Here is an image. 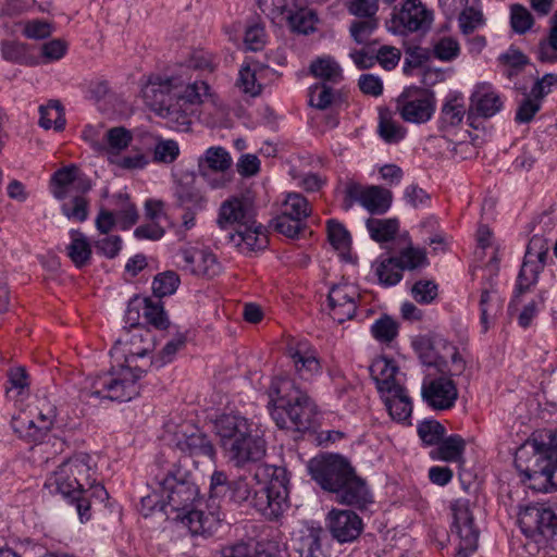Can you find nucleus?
<instances>
[{
    "mask_svg": "<svg viewBox=\"0 0 557 557\" xmlns=\"http://www.w3.org/2000/svg\"><path fill=\"white\" fill-rule=\"evenodd\" d=\"M397 263L404 270H416L423 268L428 264V258L424 249L413 247L409 244L407 247L400 250L397 257Z\"/></svg>",
    "mask_w": 557,
    "mask_h": 557,
    "instance_id": "nucleus-50",
    "label": "nucleus"
},
{
    "mask_svg": "<svg viewBox=\"0 0 557 557\" xmlns=\"http://www.w3.org/2000/svg\"><path fill=\"white\" fill-rule=\"evenodd\" d=\"M334 100V90L325 83L315 84L309 90V102L320 110L326 109Z\"/></svg>",
    "mask_w": 557,
    "mask_h": 557,
    "instance_id": "nucleus-63",
    "label": "nucleus"
},
{
    "mask_svg": "<svg viewBox=\"0 0 557 557\" xmlns=\"http://www.w3.org/2000/svg\"><path fill=\"white\" fill-rule=\"evenodd\" d=\"M153 485L162 500L174 509L187 510L189 505L197 504V487L177 480L170 471L156 475Z\"/></svg>",
    "mask_w": 557,
    "mask_h": 557,
    "instance_id": "nucleus-16",
    "label": "nucleus"
},
{
    "mask_svg": "<svg viewBox=\"0 0 557 557\" xmlns=\"http://www.w3.org/2000/svg\"><path fill=\"white\" fill-rule=\"evenodd\" d=\"M178 201L183 209L199 213L206 211L208 207V197L206 193L198 188H193L180 195Z\"/></svg>",
    "mask_w": 557,
    "mask_h": 557,
    "instance_id": "nucleus-61",
    "label": "nucleus"
},
{
    "mask_svg": "<svg viewBox=\"0 0 557 557\" xmlns=\"http://www.w3.org/2000/svg\"><path fill=\"white\" fill-rule=\"evenodd\" d=\"M208 91L209 86L205 82L189 83L181 76H153L141 90L145 103L177 132L189 129L191 106Z\"/></svg>",
    "mask_w": 557,
    "mask_h": 557,
    "instance_id": "nucleus-2",
    "label": "nucleus"
},
{
    "mask_svg": "<svg viewBox=\"0 0 557 557\" xmlns=\"http://www.w3.org/2000/svg\"><path fill=\"white\" fill-rule=\"evenodd\" d=\"M144 298V318L146 321L157 329H165L169 322L160 301H154L147 297Z\"/></svg>",
    "mask_w": 557,
    "mask_h": 557,
    "instance_id": "nucleus-62",
    "label": "nucleus"
},
{
    "mask_svg": "<svg viewBox=\"0 0 557 557\" xmlns=\"http://www.w3.org/2000/svg\"><path fill=\"white\" fill-rule=\"evenodd\" d=\"M77 168L66 166L58 170L51 177V193L54 198L62 200L73 191Z\"/></svg>",
    "mask_w": 557,
    "mask_h": 557,
    "instance_id": "nucleus-45",
    "label": "nucleus"
},
{
    "mask_svg": "<svg viewBox=\"0 0 557 557\" xmlns=\"http://www.w3.org/2000/svg\"><path fill=\"white\" fill-rule=\"evenodd\" d=\"M146 369L138 364L135 369L126 364H120L110 372L96 376L82 392L85 398L96 397L117 401H128L139 394L138 380Z\"/></svg>",
    "mask_w": 557,
    "mask_h": 557,
    "instance_id": "nucleus-5",
    "label": "nucleus"
},
{
    "mask_svg": "<svg viewBox=\"0 0 557 557\" xmlns=\"http://www.w3.org/2000/svg\"><path fill=\"white\" fill-rule=\"evenodd\" d=\"M269 408L272 420L280 429L296 432L310 430L318 414L315 403L289 379L273 383Z\"/></svg>",
    "mask_w": 557,
    "mask_h": 557,
    "instance_id": "nucleus-4",
    "label": "nucleus"
},
{
    "mask_svg": "<svg viewBox=\"0 0 557 557\" xmlns=\"http://www.w3.org/2000/svg\"><path fill=\"white\" fill-rule=\"evenodd\" d=\"M214 432L224 458L236 468L258 462L267 454L263 431L240 413H223L218 417Z\"/></svg>",
    "mask_w": 557,
    "mask_h": 557,
    "instance_id": "nucleus-3",
    "label": "nucleus"
},
{
    "mask_svg": "<svg viewBox=\"0 0 557 557\" xmlns=\"http://www.w3.org/2000/svg\"><path fill=\"white\" fill-rule=\"evenodd\" d=\"M466 113L463 99L460 95L449 96L443 104L440 117L441 129L458 125Z\"/></svg>",
    "mask_w": 557,
    "mask_h": 557,
    "instance_id": "nucleus-42",
    "label": "nucleus"
},
{
    "mask_svg": "<svg viewBox=\"0 0 557 557\" xmlns=\"http://www.w3.org/2000/svg\"><path fill=\"white\" fill-rule=\"evenodd\" d=\"M152 149V161L156 163H172L180 154L177 141H156Z\"/></svg>",
    "mask_w": 557,
    "mask_h": 557,
    "instance_id": "nucleus-64",
    "label": "nucleus"
},
{
    "mask_svg": "<svg viewBox=\"0 0 557 557\" xmlns=\"http://www.w3.org/2000/svg\"><path fill=\"white\" fill-rule=\"evenodd\" d=\"M287 354L300 379L310 381L321 374L322 366L317 349L308 341H292L287 347Z\"/></svg>",
    "mask_w": 557,
    "mask_h": 557,
    "instance_id": "nucleus-22",
    "label": "nucleus"
},
{
    "mask_svg": "<svg viewBox=\"0 0 557 557\" xmlns=\"http://www.w3.org/2000/svg\"><path fill=\"white\" fill-rule=\"evenodd\" d=\"M465 447L466 443L460 435H450L437 443V447L431 451V458L446 462H461Z\"/></svg>",
    "mask_w": 557,
    "mask_h": 557,
    "instance_id": "nucleus-37",
    "label": "nucleus"
},
{
    "mask_svg": "<svg viewBox=\"0 0 557 557\" xmlns=\"http://www.w3.org/2000/svg\"><path fill=\"white\" fill-rule=\"evenodd\" d=\"M377 17L359 18L351 23L349 32L357 44L363 45L368 42L370 36L377 28Z\"/></svg>",
    "mask_w": 557,
    "mask_h": 557,
    "instance_id": "nucleus-58",
    "label": "nucleus"
},
{
    "mask_svg": "<svg viewBox=\"0 0 557 557\" xmlns=\"http://www.w3.org/2000/svg\"><path fill=\"white\" fill-rule=\"evenodd\" d=\"M432 54L443 62H451L460 54V45L450 36H443L432 45Z\"/></svg>",
    "mask_w": 557,
    "mask_h": 557,
    "instance_id": "nucleus-51",
    "label": "nucleus"
},
{
    "mask_svg": "<svg viewBox=\"0 0 557 557\" xmlns=\"http://www.w3.org/2000/svg\"><path fill=\"white\" fill-rule=\"evenodd\" d=\"M77 467L82 468L83 465H72L65 460L48 476L45 487L51 494H60L66 499L75 497L76 494H83L78 487V481L73 479L74 471H79Z\"/></svg>",
    "mask_w": 557,
    "mask_h": 557,
    "instance_id": "nucleus-29",
    "label": "nucleus"
},
{
    "mask_svg": "<svg viewBox=\"0 0 557 557\" xmlns=\"http://www.w3.org/2000/svg\"><path fill=\"white\" fill-rule=\"evenodd\" d=\"M416 351L423 364L429 369H436L440 373L460 374L463 370V361L454 347H448L451 364L445 357L435 352L433 343L428 337H421L413 343Z\"/></svg>",
    "mask_w": 557,
    "mask_h": 557,
    "instance_id": "nucleus-25",
    "label": "nucleus"
},
{
    "mask_svg": "<svg viewBox=\"0 0 557 557\" xmlns=\"http://www.w3.org/2000/svg\"><path fill=\"white\" fill-rule=\"evenodd\" d=\"M515 463L528 479L541 474L557 488V444L546 447L536 438L528 440L518 448Z\"/></svg>",
    "mask_w": 557,
    "mask_h": 557,
    "instance_id": "nucleus-6",
    "label": "nucleus"
},
{
    "mask_svg": "<svg viewBox=\"0 0 557 557\" xmlns=\"http://www.w3.org/2000/svg\"><path fill=\"white\" fill-rule=\"evenodd\" d=\"M335 499L343 505L363 508L372 503V495L366 482L354 472L335 492Z\"/></svg>",
    "mask_w": 557,
    "mask_h": 557,
    "instance_id": "nucleus-31",
    "label": "nucleus"
},
{
    "mask_svg": "<svg viewBox=\"0 0 557 557\" xmlns=\"http://www.w3.org/2000/svg\"><path fill=\"white\" fill-rule=\"evenodd\" d=\"M71 242L66 247L67 256L77 268L87 265L91 258V247L87 237L79 231H70Z\"/></svg>",
    "mask_w": 557,
    "mask_h": 557,
    "instance_id": "nucleus-40",
    "label": "nucleus"
},
{
    "mask_svg": "<svg viewBox=\"0 0 557 557\" xmlns=\"http://www.w3.org/2000/svg\"><path fill=\"white\" fill-rule=\"evenodd\" d=\"M172 443L181 453L190 457L215 458V447L211 440L191 424H183L174 433Z\"/></svg>",
    "mask_w": 557,
    "mask_h": 557,
    "instance_id": "nucleus-18",
    "label": "nucleus"
},
{
    "mask_svg": "<svg viewBox=\"0 0 557 557\" xmlns=\"http://www.w3.org/2000/svg\"><path fill=\"white\" fill-rule=\"evenodd\" d=\"M420 440L425 445H437L445 435V428L436 420H424L417 428Z\"/></svg>",
    "mask_w": 557,
    "mask_h": 557,
    "instance_id": "nucleus-57",
    "label": "nucleus"
},
{
    "mask_svg": "<svg viewBox=\"0 0 557 557\" xmlns=\"http://www.w3.org/2000/svg\"><path fill=\"white\" fill-rule=\"evenodd\" d=\"M324 531L319 523L301 522L292 532V546L299 557H327L322 539Z\"/></svg>",
    "mask_w": 557,
    "mask_h": 557,
    "instance_id": "nucleus-20",
    "label": "nucleus"
},
{
    "mask_svg": "<svg viewBox=\"0 0 557 557\" xmlns=\"http://www.w3.org/2000/svg\"><path fill=\"white\" fill-rule=\"evenodd\" d=\"M180 276L173 271L158 274L152 282V290L157 297L174 294L180 285Z\"/></svg>",
    "mask_w": 557,
    "mask_h": 557,
    "instance_id": "nucleus-55",
    "label": "nucleus"
},
{
    "mask_svg": "<svg viewBox=\"0 0 557 557\" xmlns=\"http://www.w3.org/2000/svg\"><path fill=\"white\" fill-rule=\"evenodd\" d=\"M519 522L523 530L541 533L557 529V508L544 504L530 505L519 512Z\"/></svg>",
    "mask_w": 557,
    "mask_h": 557,
    "instance_id": "nucleus-28",
    "label": "nucleus"
},
{
    "mask_svg": "<svg viewBox=\"0 0 557 557\" xmlns=\"http://www.w3.org/2000/svg\"><path fill=\"white\" fill-rule=\"evenodd\" d=\"M391 418L403 424H411L412 401L407 389L394 391L389 395L381 396Z\"/></svg>",
    "mask_w": 557,
    "mask_h": 557,
    "instance_id": "nucleus-34",
    "label": "nucleus"
},
{
    "mask_svg": "<svg viewBox=\"0 0 557 557\" xmlns=\"http://www.w3.org/2000/svg\"><path fill=\"white\" fill-rule=\"evenodd\" d=\"M504 101L500 95L488 83H481L474 87L470 98L467 122L471 131H468L471 139H479L490 134L487 119L502 111Z\"/></svg>",
    "mask_w": 557,
    "mask_h": 557,
    "instance_id": "nucleus-7",
    "label": "nucleus"
},
{
    "mask_svg": "<svg viewBox=\"0 0 557 557\" xmlns=\"http://www.w3.org/2000/svg\"><path fill=\"white\" fill-rule=\"evenodd\" d=\"M151 348L152 337L150 332L145 329H136L124 332L116 339L110 352L116 362L123 360L122 364L134 369L138 364L141 369L147 370L150 359L146 360V356L151 351Z\"/></svg>",
    "mask_w": 557,
    "mask_h": 557,
    "instance_id": "nucleus-9",
    "label": "nucleus"
},
{
    "mask_svg": "<svg viewBox=\"0 0 557 557\" xmlns=\"http://www.w3.org/2000/svg\"><path fill=\"white\" fill-rule=\"evenodd\" d=\"M293 0H259L258 4L263 14L273 22L282 21L288 14Z\"/></svg>",
    "mask_w": 557,
    "mask_h": 557,
    "instance_id": "nucleus-60",
    "label": "nucleus"
},
{
    "mask_svg": "<svg viewBox=\"0 0 557 557\" xmlns=\"http://www.w3.org/2000/svg\"><path fill=\"white\" fill-rule=\"evenodd\" d=\"M451 532L459 539L457 557H471L478 548L479 532L473 523V516L467 500H456L451 505Z\"/></svg>",
    "mask_w": 557,
    "mask_h": 557,
    "instance_id": "nucleus-14",
    "label": "nucleus"
},
{
    "mask_svg": "<svg viewBox=\"0 0 557 557\" xmlns=\"http://www.w3.org/2000/svg\"><path fill=\"white\" fill-rule=\"evenodd\" d=\"M252 200L247 196H233L224 200L219 209L216 223L220 228L239 227L255 219Z\"/></svg>",
    "mask_w": 557,
    "mask_h": 557,
    "instance_id": "nucleus-23",
    "label": "nucleus"
},
{
    "mask_svg": "<svg viewBox=\"0 0 557 557\" xmlns=\"http://www.w3.org/2000/svg\"><path fill=\"white\" fill-rule=\"evenodd\" d=\"M537 58L542 62H557V12L550 18V26L547 37L539 42Z\"/></svg>",
    "mask_w": 557,
    "mask_h": 557,
    "instance_id": "nucleus-47",
    "label": "nucleus"
},
{
    "mask_svg": "<svg viewBox=\"0 0 557 557\" xmlns=\"http://www.w3.org/2000/svg\"><path fill=\"white\" fill-rule=\"evenodd\" d=\"M448 372L435 376L429 372L421 385L423 401L433 410H448L453 408L458 399V388Z\"/></svg>",
    "mask_w": 557,
    "mask_h": 557,
    "instance_id": "nucleus-13",
    "label": "nucleus"
},
{
    "mask_svg": "<svg viewBox=\"0 0 557 557\" xmlns=\"http://www.w3.org/2000/svg\"><path fill=\"white\" fill-rule=\"evenodd\" d=\"M534 23L532 14L522 4L516 3L510 9V24L518 34L527 33Z\"/></svg>",
    "mask_w": 557,
    "mask_h": 557,
    "instance_id": "nucleus-59",
    "label": "nucleus"
},
{
    "mask_svg": "<svg viewBox=\"0 0 557 557\" xmlns=\"http://www.w3.org/2000/svg\"><path fill=\"white\" fill-rule=\"evenodd\" d=\"M111 210L117 220L121 230H128L138 220V212L135 205L129 200L128 195L119 193L112 197Z\"/></svg>",
    "mask_w": 557,
    "mask_h": 557,
    "instance_id": "nucleus-38",
    "label": "nucleus"
},
{
    "mask_svg": "<svg viewBox=\"0 0 557 557\" xmlns=\"http://www.w3.org/2000/svg\"><path fill=\"white\" fill-rule=\"evenodd\" d=\"M327 237L331 245L344 256L350 247L348 231L337 221H327Z\"/></svg>",
    "mask_w": 557,
    "mask_h": 557,
    "instance_id": "nucleus-54",
    "label": "nucleus"
},
{
    "mask_svg": "<svg viewBox=\"0 0 557 557\" xmlns=\"http://www.w3.org/2000/svg\"><path fill=\"white\" fill-rule=\"evenodd\" d=\"M434 20L433 11L429 10L420 0H405L401 8L394 9L387 22L389 30L395 34L426 32Z\"/></svg>",
    "mask_w": 557,
    "mask_h": 557,
    "instance_id": "nucleus-12",
    "label": "nucleus"
},
{
    "mask_svg": "<svg viewBox=\"0 0 557 557\" xmlns=\"http://www.w3.org/2000/svg\"><path fill=\"white\" fill-rule=\"evenodd\" d=\"M310 212L311 207L308 200L298 193H290L283 201L280 214L304 221Z\"/></svg>",
    "mask_w": 557,
    "mask_h": 557,
    "instance_id": "nucleus-48",
    "label": "nucleus"
},
{
    "mask_svg": "<svg viewBox=\"0 0 557 557\" xmlns=\"http://www.w3.org/2000/svg\"><path fill=\"white\" fill-rule=\"evenodd\" d=\"M202 502L197 500V504L191 509H187L182 518V522L195 535H207L215 531L219 524V518L213 512L206 513L202 510Z\"/></svg>",
    "mask_w": 557,
    "mask_h": 557,
    "instance_id": "nucleus-33",
    "label": "nucleus"
},
{
    "mask_svg": "<svg viewBox=\"0 0 557 557\" xmlns=\"http://www.w3.org/2000/svg\"><path fill=\"white\" fill-rule=\"evenodd\" d=\"M358 298V289L352 284L341 283L333 286L327 296L330 317L338 323L352 319L357 310Z\"/></svg>",
    "mask_w": 557,
    "mask_h": 557,
    "instance_id": "nucleus-21",
    "label": "nucleus"
},
{
    "mask_svg": "<svg viewBox=\"0 0 557 557\" xmlns=\"http://www.w3.org/2000/svg\"><path fill=\"white\" fill-rule=\"evenodd\" d=\"M231 165L232 158L225 149L211 147L199 160V172L211 188H223L230 183L226 171Z\"/></svg>",
    "mask_w": 557,
    "mask_h": 557,
    "instance_id": "nucleus-19",
    "label": "nucleus"
},
{
    "mask_svg": "<svg viewBox=\"0 0 557 557\" xmlns=\"http://www.w3.org/2000/svg\"><path fill=\"white\" fill-rule=\"evenodd\" d=\"M310 73L325 83L337 84L343 79L339 64L331 57H322L312 61Z\"/></svg>",
    "mask_w": 557,
    "mask_h": 557,
    "instance_id": "nucleus-44",
    "label": "nucleus"
},
{
    "mask_svg": "<svg viewBox=\"0 0 557 557\" xmlns=\"http://www.w3.org/2000/svg\"><path fill=\"white\" fill-rule=\"evenodd\" d=\"M161 139L160 136H152L144 128L129 131L124 126L106 127L102 122L87 124L83 131L82 139Z\"/></svg>",
    "mask_w": 557,
    "mask_h": 557,
    "instance_id": "nucleus-30",
    "label": "nucleus"
},
{
    "mask_svg": "<svg viewBox=\"0 0 557 557\" xmlns=\"http://www.w3.org/2000/svg\"><path fill=\"white\" fill-rule=\"evenodd\" d=\"M289 478L283 467L261 466L253 478L238 476L228 482L225 472L215 470L211 475L210 496L228 498L237 504L249 502L270 520L278 519L289 507Z\"/></svg>",
    "mask_w": 557,
    "mask_h": 557,
    "instance_id": "nucleus-1",
    "label": "nucleus"
},
{
    "mask_svg": "<svg viewBox=\"0 0 557 557\" xmlns=\"http://www.w3.org/2000/svg\"><path fill=\"white\" fill-rule=\"evenodd\" d=\"M548 246L544 238L533 236L527 247L524 261L518 275L515 298L511 305L518 301L521 294L529 290L536 284L539 274L544 267L547 257Z\"/></svg>",
    "mask_w": 557,
    "mask_h": 557,
    "instance_id": "nucleus-15",
    "label": "nucleus"
},
{
    "mask_svg": "<svg viewBox=\"0 0 557 557\" xmlns=\"http://www.w3.org/2000/svg\"><path fill=\"white\" fill-rule=\"evenodd\" d=\"M397 110L406 122L417 124L424 123L429 121L434 113V97L425 89H406L398 98Z\"/></svg>",
    "mask_w": 557,
    "mask_h": 557,
    "instance_id": "nucleus-17",
    "label": "nucleus"
},
{
    "mask_svg": "<svg viewBox=\"0 0 557 557\" xmlns=\"http://www.w3.org/2000/svg\"><path fill=\"white\" fill-rule=\"evenodd\" d=\"M285 18L288 21L292 29L300 34L313 32L318 21L315 13L308 9H300L294 13L288 11Z\"/></svg>",
    "mask_w": 557,
    "mask_h": 557,
    "instance_id": "nucleus-53",
    "label": "nucleus"
},
{
    "mask_svg": "<svg viewBox=\"0 0 557 557\" xmlns=\"http://www.w3.org/2000/svg\"><path fill=\"white\" fill-rule=\"evenodd\" d=\"M108 160L123 169H143L149 162L148 157L139 150L129 151L128 141H107Z\"/></svg>",
    "mask_w": 557,
    "mask_h": 557,
    "instance_id": "nucleus-32",
    "label": "nucleus"
},
{
    "mask_svg": "<svg viewBox=\"0 0 557 557\" xmlns=\"http://www.w3.org/2000/svg\"><path fill=\"white\" fill-rule=\"evenodd\" d=\"M307 468L312 479L323 490L334 494L354 473L349 462L337 455L312 458Z\"/></svg>",
    "mask_w": 557,
    "mask_h": 557,
    "instance_id": "nucleus-10",
    "label": "nucleus"
},
{
    "mask_svg": "<svg viewBox=\"0 0 557 557\" xmlns=\"http://www.w3.org/2000/svg\"><path fill=\"white\" fill-rule=\"evenodd\" d=\"M184 345L185 337L183 335H177L175 338L169 341L157 356L150 359L149 367L159 369L172 362L177 351Z\"/></svg>",
    "mask_w": 557,
    "mask_h": 557,
    "instance_id": "nucleus-56",
    "label": "nucleus"
},
{
    "mask_svg": "<svg viewBox=\"0 0 557 557\" xmlns=\"http://www.w3.org/2000/svg\"><path fill=\"white\" fill-rule=\"evenodd\" d=\"M66 462L72 465H83L82 469L81 467H77L79 471H74L73 475V479L78 481V487L83 493L86 485H91V480L96 474L95 463L92 462L91 456L85 453H79L69 458Z\"/></svg>",
    "mask_w": 557,
    "mask_h": 557,
    "instance_id": "nucleus-46",
    "label": "nucleus"
},
{
    "mask_svg": "<svg viewBox=\"0 0 557 557\" xmlns=\"http://www.w3.org/2000/svg\"><path fill=\"white\" fill-rule=\"evenodd\" d=\"M55 408L47 399H38L36 404L29 405L13 416L11 425L13 431L28 442H41L53 426L55 420Z\"/></svg>",
    "mask_w": 557,
    "mask_h": 557,
    "instance_id": "nucleus-8",
    "label": "nucleus"
},
{
    "mask_svg": "<svg viewBox=\"0 0 557 557\" xmlns=\"http://www.w3.org/2000/svg\"><path fill=\"white\" fill-rule=\"evenodd\" d=\"M39 124L41 127L49 129L53 126L55 129H60L64 126L65 120L63 119V109L59 101H49L47 106H41L39 108Z\"/></svg>",
    "mask_w": 557,
    "mask_h": 557,
    "instance_id": "nucleus-52",
    "label": "nucleus"
},
{
    "mask_svg": "<svg viewBox=\"0 0 557 557\" xmlns=\"http://www.w3.org/2000/svg\"><path fill=\"white\" fill-rule=\"evenodd\" d=\"M327 529L338 543H351L363 529L361 518L351 510L332 509L326 516Z\"/></svg>",
    "mask_w": 557,
    "mask_h": 557,
    "instance_id": "nucleus-24",
    "label": "nucleus"
},
{
    "mask_svg": "<svg viewBox=\"0 0 557 557\" xmlns=\"http://www.w3.org/2000/svg\"><path fill=\"white\" fill-rule=\"evenodd\" d=\"M479 305L482 330L486 332L503 307V298L494 288L484 289L481 294Z\"/></svg>",
    "mask_w": 557,
    "mask_h": 557,
    "instance_id": "nucleus-39",
    "label": "nucleus"
},
{
    "mask_svg": "<svg viewBox=\"0 0 557 557\" xmlns=\"http://www.w3.org/2000/svg\"><path fill=\"white\" fill-rule=\"evenodd\" d=\"M372 272L383 286H394L403 278L401 269L397 263V257L381 255L372 263Z\"/></svg>",
    "mask_w": 557,
    "mask_h": 557,
    "instance_id": "nucleus-36",
    "label": "nucleus"
},
{
    "mask_svg": "<svg viewBox=\"0 0 557 557\" xmlns=\"http://www.w3.org/2000/svg\"><path fill=\"white\" fill-rule=\"evenodd\" d=\"M347 193L372 214H383L392 205V193L381 186L361 188L357 185H350Z\"/></svg>",
    "mask_w": 557,
    "mask_h": 557,
    "instance_id": "nucleus-27",
    "label": "nucleus"
},
{
    "mask_svg": "<svg viewBox=\"0 0 557 557\" xmlns=\"http://www.w3.org/2000/svg\"><path fill=\"white\" fill-rule=\"evenodd\" d=\"M264 67L260 62L253 60H247L239 70L237 86L239 89L252 97L258 96L261 92V74L264 72Z\"/></svg>",
    "mask_w": 557,
    "mask_h": 557,
    "instance_id": "nucleus-35",
    "label": "nucleus"
},
{
    "mask_svg": "<svg viewBox=\"0 0 557 557\" xmlns=\"http://www.w3.org/2000/svg\"><path fill=\"white\" fill-rule=\"evenodd\" d=\"M370 237L376 243H386L396 236L399 231V221L396 218H370L366 222Z\"/></svg>",
    "mask_w": 557,
    "mask_h": 557,
    "instance_id": "nucleus-41",
    "label": "nucleus"
},
{
    "mask_svg": "<svg viewBox=\"0 0 557 557\" xmlns=\"http://www.w3.org/2000/svg\"><path fill=\"white\" fill-rule=\"evenodd\" d=\"M29 395V379L24 368L15 367L8 373L7 396L14 401H22Z\"/></svg>",
    "mask_w": 557,
    "mask_h": 557,
    "instance_id": "nucleus-43",
    "label": "nucleus"
},
{
    "mask_svg": "<svg viewBox=\"0 0 557 557\" xmlns=\"http://www.w3.org/2000/svg\"><path fill=\"white\" fill-rule=\"evenodd\" d=\"M177 267L184 273L200 277L213 278L222 272L218 256L206 246H187L177 252Z\"/></svg>",
    "mask_w": 557,
    "mask_h": 557,
    "instance_id": "nucleus-11",
    "label": "nucleus"
},
{
    "mask_svg": "<svg viewBox=\"0 0 557 557\" xmlns=\"http://www.w3.org/2000/svg\"><path fill=\"white\" fill-rule=\"evenodd\" d=\"M372 336L382 344H389L398 335V323L389 315H382L371 325Z\"/></svg>",
    "mask_w": 557,
    "mask_h": 557,
    "instance_id": "nucleus-49",
    "label": "nucleus"
},
{
    "mask_svg": "<svg viewBox=\"0 0 557 557\" xmlns=\"http://www.w3.org/2000/svg\"><path fill=\"white\" fill-rule=\"evenodd\" d=\"M230 242L243 253H249L264 249L268 236L262 224L252 219L251 223L236 227L235 232L230 234Z\"/></svg>",
    "mask_w": 557,
    "mask_h": 557,
    "instance_id": "nucleus-26",
    "label": "nucleus"
}]
</instances>
